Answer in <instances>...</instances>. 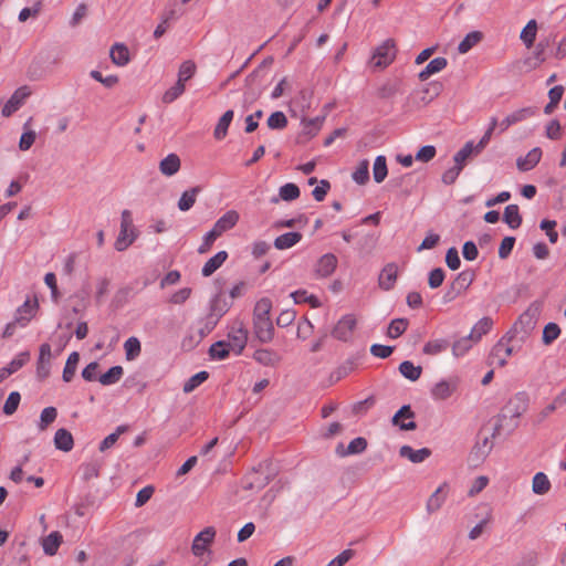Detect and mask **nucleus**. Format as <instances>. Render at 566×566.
I'll return each mask as SVG.
<instances>
[{
	"label": "nucleus",
	"instance_id": "nucleus-40",
	"mask_svg": "<svg viewBox=\"0 0 566 566\" xmlns=\"http://www.w3.org/2000/svg\"><path fill=\"white\" fill-rule=\"evenodd\" d=\"M124 374L122 366H113L105 374L98 377V381L103 386H111L118 382Z\"/></svg>",
	"mask_w": 566,
	"mask_h": 566
},
{
	"label": "nucleus",
	"instance_id": "nucleus-22",
	"mask_svg": "<svg viewBox=\"0 0 566 566\" xmlns=\"http://www.w3.org/2000/svg\"><path fill=\"white\" fill-rule=\"evenodd\" d=\"M181 161L179 156L171 153L161 159L159 163V170L164 176L171 177L179 171Z\"/></svg>",
	"mask_w": 566,
	"mask_h": 566
},
{
	"label": "nucleus",
	"instance_id": "nucleus-44",
	"mask_svg": "<svg viewBox=\"0 0 566 566\" xmlns=\"http://www.w3.org/2000/svg\"><path fill=\"white\" fill-rule=\"evenodd\" d=\"M472 154H475L474 143L472 140H469L464 144V146L459 151H457L454 154V156H453L454 166L461 167V170H462L465 165V160Z\"/></svg>",
	"mask_w": 566,
	"mask_h": 566
},
{
	"label": "nucleus",
	"instance_id": "nucleus-12",
	"mask_svg": "<svg viewBox=\"0 0 566 566\" xmlns=\"http://www.w3.org/2000/svg\"><path fill=\"white\" fill-rule=\"evenodd\" d=\"M536 114V111L532 106L523 107L510 113L500 122V133L505 132L511 126L521 123Z\"/></svg>",
	"mask_w": 566,
	"mask_h": 566
},
{
	"label": "nucleus",
	"instance_id": "nucleus-52",
	"mask_svg": "<svg viewBox=\"0 0 566 566\" xmlns=\"http://www.w3.org/2000/svg\"><path fill=\"white\" fill-rule=\"evenodd\" d=\"M28 354L22 353L17 358L12 359L8 367L3 368L0 374V379H3L7 375H11L18 371L28 360Z\"/></svg>",
	"mask_w": 566,
	"mask_h": 566
},
{
	"label": "nucleus",
	"instance_id": "nucleus-20",
	"mask_svg": "<svg viewBox=\"0 0 566 566\" xmlns=\"http://www.w3.org/2000/svg\"><path fill=\"white\" fill-rule=\"evenodd\" d=\"M542 158V149L535 147L531 149L524 157H518L516 166L521 171H528L533 169Z\"/></svg>",
	"mask_w": 566,
	"mask_h": 566
},
{
	"label": "nucleus",
	"instance_id": "nucleus-17",
	"mask_svg": "<svg viewBox=\"0 0 566 566\" xmlns=\"http://www.w3.org/2000/svg\"><path fill=\"white\" fill-rule=\"evenodd\" d=\"M398 274V268L395 263H388L381 270L378 277V285L384 291H389L395 286Z\"/></svg>",
	"mask_w": 566,
	"mask_h": 566
},
{
	"label": "nucleus",
	"instance_id": "nucleus-59",
	"mask_svg": "<svg viewBox=\"0 0 566 566\" xmlns=\"http://www.w3.org/2000/svg\"><path fill=\"white\" fill-rule=\"evenodd\" d=\"M51 356H52L51 346L48 343L42 344L40 346V350H39V363H38L39 371L50 365Z\"/></svg>",
	"mask_w": 566,
	"mask_h": 566
},
{
	"label": "nucleus",
	"instance_id": "nucleus-18",
	"mask_svg": "<svg viewBox=\"0 0 566 566\" xmlns=\"http://www.w3.org/2000/svg\"><path fill=\"white\" fill-rule=\"evenodd\" d=\"M366 448H367L366 439L358 437V438H355L354 440H352L346 448L343 443H339L336 447L335 452L337 455L344 458V457H348L352 454L361 453L363 451H365Z\"/></svg>",
	"mask_w": 566,
	"mask_h": 566
},
{
	"label": "nucleus",
	"instance_id": "nucleus-55",
	"mask_svg": "<svg viewBox=\"0 0 566 566\" xmlns=\"http://www.w3.org/2000/svg\"><path fill=\"white\" fill-rule=\"evenodd\" d=\"M209 377L208 371L202 370L197 373L196 375L191 376L185 384H184V391L185 392H191L195 390L199 385H201L203 381H206Z\"/></svg>",
	"mask_w": 566,
	"mask_h": 566
},
{
	"label": "nucleus",
	"instance_id": "nucleus-25",
	"mask_svg": "<svg viewBox=\"0 0 566 566\" xmlns=\"http://www.w3.org/2000/svg\"><path fill=\"white\" fill-rule=\"evenodd\" d=\"M302 238L303 235L301 232H286L275 238L274 247L277 250H286L296 245L302 240Z\"/></svg>",
	"mask_w": 566,
	"mask_h": 566
},
{
	"label": "nucleus",
	"instance_id": "nucleus-33",
	"mask_svg": "<svg viewBox=\"0 0 566 566\" xmlns=\"http://www.w3.org/2000/svg\"><path fill=\"white\" fill-rule=\"evenodd\" d=\"M199 192H200L199 187H193V188L185 190L178 200L179 210L180 211L190 210L193 207Z\"/></svg>",
	"mask_w": 566,
	"mask_h": 566
},
{
	"label": "nucleus",
	"instance_id": "nucleus-57",
	"mask_svg": "<svg viewBox=\"0 0 566 566\" xmlns=\"http://www.w3.org/2000/svg\"><path fill=\"white\" fill-rule=\"evenodd\" d=\"M287 125V118L281 111L274 112L268 118V126L271 129H283Z\"/></svg>",
	"mask_w": 566,
	"mask_h": 566
},
{
	"label": "nucleus",
	"instance_id": "nucleus-15",
	"mask_svg": "<svg viewBox=\"0 0 566 566\" xmlns=\"http://www.w3.org/2000/svg\"><path fill=\"white\" fill-rule=\"evenodd\" d=\"M253 329L255 337L261 343H270L274 337V326L271 318L253 319Z\"/></svg>",
	"mask_w": 566,
	"mask_h": 566
},
{
	"label": "nucleus",
	"instance_id": "nucleus-64",
	"mask_svg": "<svg viewBox=\"0 0 566 566\" xmlns=\"http://www.w3.org/2000/svg\"><path fill=\"white\" fill-rule=\"evenodd\" d=\"M444 281V271L441 268H436L429 272L428 284L431 289H438Z\"/></svg>",
	"mask_w": 566,
	"mask_h": 566
},
{
	"label": "nucleus",
	"instance_id": "nucleus-63",
	"mask_svg": "<svg viewBox=\"0 0 566 566\" xmlns=\"http://www.w3.org/2000/svg\"><path fill=\"white\" fill-rule=\"evenodd\" d=\"M20 400H21V396L18 391L10 392V395L7 398L4 406H3V412L6 415H12L17 410V408L20 403Z\"/></svg>",
	"mask_w": 566,
	"mask_h": 566
},
{
	"label": "nucleus",
	"instance_id": "nucleus-60",
	"mask_svg": "<svg viewBox=\"0 0 566 566\" xmlns=\"http://www.w3.org/2000/svg\"><path fill=\"white\" fill-rule=\"evenodd\" d=\"M556 221L544 219L539 223V228L546 232L551 243H556L558 240V233L555 231Z\"/></svg>",
	"mask_w": 566,
	"mask_h": 566
},
{
	"label": "nucleus",
	"instance_id": "nucleus-42",
	"mask_svg": "<svg viewBox=\"0 0 566 566\" xmlns=\"http://www.w3.org/2000/svg\"><path fill=\"white\" fill-rule=\"evenodd\" d=\"M80 360V355L77 352H72L65 363L62 378L65 382H70L75 375L76 367Z\"/></svg>",
	"mask_w": 566,
	"mask_h": 566
},
{
	"label": "nucleus",
	"instance_id": "nucleus-7",
	"mask_svg": "<svg viewBox=\"0 0 566 566\" xmlns=\"http://www.w3.org/2000/svg\"><path fill=\"white\" fill-rule=\"evenodd\" d=\"M216 535L217 531L213 526L205 527L195 536L191 544V553L196 557H202L206 553H209Z\"/></svg>",
	"mask_w": 566,
	"mask_h": 566
},
{
	"label": "nucleus",
	"instance_id": "nucleus-36",
	"mask_svg": "<svg viewBox=\"0 0 566 566\" xmlns=\"http://www.w3.org/2000/svg\"><path fill=\"white\" fill-rule=\"evenodd\" d=\"M233 111L229 109L220 118L219 122L214 128V138L216 139H223L228 134V128L233 119Z\"/></svg>",
	"mask_w": 566,
	"mask_h": 566
},
{
	"label": "nucleus",
	"instance_id": "nucleus-35",
	"mask_svg": "<svg viewBox=\"0 0 566 566\" xmlns=\"http://www.w3.org/2000/svg\"><path fill=\"white\" fill-rule=\"evenodd\" d=\"M551 481L543 472H537L532 480V491L537 495H544L551 490Z\"/></svg>",
	"mask_w": 566,
	"mask_h": 566
},
{
	"label": "nucleus",
	"instance_id": "nucleus-9",
	"mask_svg": "<svg viewBox=\"0 0 566 566\" xmlns=\"http://www.w3.org/2000/svg\"><path fill=\"white\" fill-rule=\"evenodd\" d=\"M357 325V321L355 315L346 314L342 316L336 323L335 327L332 331V336L342 342H348L353 332Z\"/></svg>",
	"mask_w": 566,
	"mask_h": 566
},
{
	"label": "nucleus",
	"instance_id": "nucleus-46",
	"mask_svg": "<svg viewBox=\"0 0 566 566\" xmlns=\"http://www.w3.org/2000/svg\"><path fill=\"white\" fill-rule=\"evenodd\" d=\"M474 339L470 335L463 336L455 340L452 346V353L455 357L464 356L474 344Z\"/></svg>",
	"mask_w": 566,
	"mask_h": 566
},
{
	"label": "nucleus",
	"instance_id": "nucleus-23",
	"mask_svg": "<svg viewBox=\"0 0 566 566\" xmlns=\"http://www.w3.org/2000/svg\"><path fill=\"white\" fill-rule=\"evenodd\" d=\"M253 359L263 366H275L280 363V355L270 348L256 349L253 354Z\"/></svg>",
	"mask_w": 566,
	"mask_h": 566
},
{
	"label": "nucleus",
	"instance_id": "nucleus-29",
	"mask_svg": "<svg viewBox=\"0 0 566 566\" xmlns=\"http://www.w3.org/2000/svg\"><path fill=\"white\" fill-rule=\"evenodd\" d=\"M503 221L513 230L522 224V216L517 205H509L504 209Z\"/></svg>",
	"mask_w": 566,
	"mask_h": 566
},
{
	"label": "nucleus",
	"instance_id": "nucleus-54",
	"mask_svg": "<svg viewBox=\"0 0 566 566\" xmlns=\"http://www.w3.org/2000/svg\"><path fill=\"white\" fill-rule=\"evenodd\" d=\"M272 303L269 298H261L254 306L253 319L270 318Z\"/></svg>",
	"mask_w": 566,
	"mask_h": 566
},
{
	"label": "nucleus",
	"instance_id": "nucleus-2",
	"mask_svg": "<svg viewBox=\"0 0 566 566\" xmlns=\"http://www.w3.org/2000/svg\"><path fill=\"white\" fill-rule=\"evenodd\" d=\"M137 239V231L133 224L132 212L127 209L120 214V230L115 240V250L125 251Z\"/></svg>",
	"mask_w": 566,
	"mask_h": 566
},
{
	"label": "nucleus",
	"instance_id": "nucleus-47",
	"mask_svg": "<svg viewBox=\"0 0 566 566\" xmlns=\"http://www.w3.org/2000/svg\"><path fill=\"white\" fill-rule=\"evenodd\" d=\"M407 327L408 321L406 318H395L388 326L387 336L396 339L406 332Z\"/></svg>",
	"mask_w": 566,
	"mask_h": 566
},
{
	"label": "nucleus",
	"instance_id": "nucleus-16",
	"mask_svg": "<svg viewBox=\"0 0 566 566\" xmlns=\"http://www.w3.org/2000/svg\"><path fill=\"white\" fill-rule=\"evenodd\" d=\"M337 266V258L333 253H326L322 255L316 265H315V274L319 279H325L331 276Z\"/></svg>",
	"mask_w": 566,
	"mask_h": 566
},
{
	"label": "nucleus",
	"instance_id": "nucleus-28",
	"mask_svg": "<svg viewBox=\"0 0 566 566\" xmlns=\"http://www.w3.org/2000/svg\"><path fill=\"white\" fill-rule=\"evenodd\" d=\"M300 197V188L293 184L287 182L280 187L279 196L271 199L272 203H277L280 200L293 201Z\"/></svg>",
	"mask_w": 566,
	"mask_h": 566
},
{
	"label": "nucleus",
	"instance_id": "nucleus-3",
	"mask_svg": "<svg viewBox=\"0 0 566 566\" xmlns=\"http://www.w3.org/2000/svg\"><path fill=\"white\" fill-rule=\"evenodd\" d=\"M514 337L512 332H507L501 337L496 344L492 347L489 360L491 365L504 367L507 364L509 357L513 354V348L510 345Z\"/></svg>",
	"mask_w": 566,
	"mask_h": 566
},
{
	"label": "nucleus",
	"instance_id": "nucleus-43",
	"mask_svg": "<svg viewBox=\"0 0 566 566\" xmlns=\"http://www.w3.org/2000/svg\"><path fill=\"white\" fill-rule=\"evenodd\" d=\"M387 174H388V169H387L386 157L384 155H379L376 157V159L374 161V167H373L374 180L377 184H380L385 180V178L387 177Z\"/></svg>",
	"mask_w": 566,
	"mask_h": 566
},
{
	"label": "nucleus",
	"instance_id": "nucleus-13",
	"mask_svg": "<svg viewBox=\"0 0 566 566\" xmlns=\"http://www.w3.org/2000/svg\"><path fill=\"white\" fill-rule=\"evenodd\" d=\"M38 306L39 304L36 298H28L21 306L17 308L14 317L19 327H25L30 323L36 313Z\"/></svg>",
	"mask_w": 566,
	"mask_h": 566
},
{
	"label": "nucleus",
	"instance_id": "nucleus-10",
	"mask_svg": "<svg viewBox=\"0 0 566 566\" xmlns=\"http://www.w3.org/2000/svg\"><path fill=\"white\" fill-rule=\"evenodd\" d=\"M31 95V90L29 86L23 85L18 87L10 98L6 102L1 109V114L4 117L11 116L15 113L25 102V99Z\"/></svg>",
	"mask_w": 566,
	"mask_h": 566
},
{
	"label": "nucleus",
	"instance_id": "nucleus-61",
	"mask_svg": "<svg viewBox=\"0 0 566 566\" xmlns=\"http://www.w3.org/2000/svg\"><path fill=\"white\" fill-rule=\"evenodd\" d=\"M41 9H42V2L35 1L32 4V7L23 8L19 13L18 19L20 22H25L29 18L36 17L40 13Z\"/></svg>",
	"mask_w": 566,
	"mask_h": 566
},
{
	"label": "nucleus",
	"instance_id": "nucleus-56",
	"mask_svg": "<svg viewBox=\"0 0 566 566\" xmlns=\"http://www.w3.org/2000/svg\"><path fill=\"white\" fill-rule=\"evenodd\" d=\"M127 427H118L117 430L111 434H108L101 443H99V451L105 452L106 450L111 449L115 446L118 438L126 431Z\"/></svg>",
	"mask_w": 566,
	"mask_h": 566
},
{
	"label": "nucleus",
	"instance_id": "nucleus-62",
	"mask_svg": "<svg viewBox=\"0 0 566 566\" xmlns=\"http://www.w3.org/2000/svg\"><path fill=\"white\" fill-rule=\"evenodd\" d=\"M437 154L433 145L422 146L416 154L415 159L422 163H428L434 158Z\"/></svg>",
	"mask_w": 566,
	"mask_h": 566
},
{
	"label": "nucleus",
	"instance_id": "nucleus-8",
	"mask_svg": "<svg viewBox=\"0 0 566 566\" xmlns=\"http://www.w3.org/2000/svg\"><path fill=\"white\" fill-rule=\"evenodd\" d=\"M228 339L226 340L232 348V353L240 355L244 349L248 342V331L244 328L241 322H234L229 326L227 334Z\"/></svg>",
	"mask_w": 566,
	"mask_h": 566
},
{
	"label": "nucleus",
	"instance_id": "nucleus-45",
	"mask_svg": "<svg viewBox=\"0 0 566 566\" xmlns=\"http://www.w3.org/2000/svg\"><path fill=\"white\" fill-rule=\"evenodd\" d=\"M482 39V33L479 31L469 32L464 39L459 43L458 51L461 54L469 52Z\"/></svg>",
	"mask_w": 566,
	"mask_h": 566
},
{
	"label": "nucleus",
	"instance_id": "nucleus-39",
	"mask_svg": "<svg viewBox=\"0 0 566 566\" xmlns=\"http://www.w3.org/2000/svg\"><path fill=\"white\" fill-rule=\"evenodd\" d=\"M62 543V535L59 532H52L42 542L43 551L46 555L53 556Z\"/></svg>",
	"mask_w": 566,
	"mask_h": 566
},
{
	"label": "nucleus",
	"instance_id": "nucleus-31",
	"mask_svg": "<svg viewBox=\"0 0 566 566\" xmlns=\"http://www.w3.org/2000/svg\"><path fill=\"white\" fill-rule=\"evenodd\" d=\"M492 326V318L484 316L474 324L469 335L478 343L483 335H486L491 331Z\"/></svg>",
	"mask_w": 566,
	"mask_h": 566
},
{
	"label": "nucleus",
	"instance_id": "nucleus-37",
	"mask_svg": "<svg viewBox=\"0 0 566 566\" xmlns=\"http://www.w3.org/2000/svg\"><path fill=\"white\" fill-rule=\"evenodd\" d=\"M399 371L408 380L416 381L420 378L422 368L410 360H405L399 365Z\"/></svg>",
	"mask_w": 566,
	"mask_h": 566
},
{
	"label": "nucleus",
	"instance_id": "nucleus-19",
	"mask_svg": "<svg viewBox=\"0 0 566 566\" xmlns=\"http://www.w3.org/2000/svg\"><path fill=\"white\" fill-rule=\"evenodd\" d=\"M239 218V213L235 210H229L214 222L212 229L221 235L232 229L238 223Z\"/></svg>",
	"mask_w": 566,
	"mask_h": 566
},
{
	"label": "nucleus",
	"instance_id": "nucleus-41",
	"mask_svg": "<svg viewBox=\"0 0 566 566\" xmlns=\"http://www.w3.org/2000/svg\"><path fill=\"white\" fill-rule=\"evenodd\" d=\"M537 33V23L535 20H530L527 24L523 28L520 39L525 44L527 49L532 48L534 41L536 39Z\"/></svg>",
	"mask_w": 566,
	"mask_h": 566
},
{
	"label": "nucleus",
	"instance_id": "nucleus-11",
	"mask_svg": "<svg viewBox=\"0 0 566 566\" xmlns=\"http://www.w3.org/2000/svg\"><path fill=\"white\" fill-rule=\"evenodd\" d=\"M458 388V379H442L436 382L430 389V395L434 400H446L450 398Z\"/></svg>",
	"mask_w": 566,
	"mask_h": 566
},
{
	"label": "nucleus",
	"instance_id": "nucleus-50",
	"mask_svg": "<svg viewBox=\"0 0 566 566\" xmlns=\"http://www.w3.org/2000/svg\"><path fill=\"white\" fill-rule=\"evenodd\" d=\"M560 327L553 322L547 323L544 326L542 340L545 345H551L553 342H555L559 335H560Z\"/></svg>",
	"mask_w": 566,
	"mask_h": 566
},
{
	"label": "nucleus",
	"instance_id": "nucleus-14",
	"mask_svg": "<svg viewBox=\"0 0 566 566\" xmlns=\"http://www.w3.org/2000/svg\"><path fill=\"white\" fill-rule=\"evenodd\" d=\"M450 491V486L447 482L441 483L437 490L429 496L426 510L429 514H432L439 511L443 503L446 502L448 494Z\"/></svg>",
	"mask_w": 566,
	"mask_h": 566
},
{
	"label": "nucleus",
	"instance_id": "nucleus-1",
	"mask_svg": "<svg viewBox=\"0 0 566 566\" xmlns=\"http://www.w3.org/2000/svg\"><path fill=\"white\" fill-rule=\"evenodd\" d=\"M501 436V427H481L476 434L475 443L469 454L471 467H480L489 457Z\"/></svg>",
	"mask_w": 566,
	"mask_h": 566
},
{
	"label": "nucleus",
	"instance_id": "nucleus-49",
	"mask_svg": "<svg viewBox=\"0 0 566 566\" xmlns=\"http://www.w3.org/2000/svg\"><path fill=\"white\" fill-rule=\"evenodd\" d=\"M473 273L469 271H462L460 272L453 282L451 283L460 293L464 292L469 289V286L473 282Z\"/></svg>",
	"mask_w": 566,
	"mask_h": 566
},
{
	"label": "nucleus",
	"instance_id": "nucleus-58",
	"mask_svg": "<svg viewBox=\"0 0 566 566\" xmlns=\"http://www.w3.org/2000/svg\"><path fill=\"white\" fill-rule=\"evenodd\" d=\"M185 88H186L185 84L177 81L174 86H171L169 90H167L164 93L163 102L166 104L172 103L185 92Z\"/></svg>",
	"mask_w": 566,
	"mask_h": 566
},
{
	"label": "nucleus",
	"instance_id": "nucleus-21",
	"mask_svg": "<svg viewBox=\"0 0 566 566\" xmlns=\"http://www.w3.org/2000/svg\"><path fill=\"white\" fill-rule=\"evenodd\" d=\"M399 454L401 458L408 459L412 463H421L430 457L431 451L428 448L415 450L410 446H402L399 450Z\"/></svg>",
	"mask_w": 566,
	"mask_h": 566
},
{
	"label": "nucleus",
	"instance_id": "nucleus-5",
	"mask_svg": "<svg viewBox=\"0 0 566 566\" xmlns=\"http://www.w3.org/2000/svg\"><path fill=\"white\" fill-rule=\"evenodd\" d=\"M543 303L541 301L532 302L528 307L520 315L517 322L514 324V329L516 331L518 326L521 331L525 334L532 332L542 313Z\"/></svg>",
	"mask_w": 566,
	"mask_h": 566
},
{
	"label": "nucleus",
	"instance_id": "nucleus-26",
	"mask_svg": "<svg viewBox=\"0 0 566 566\" xmlns=\"http://www.w3.org/2000/svg\"><path fill=\"white\" fill-rule=\"evenodd\" d=\"M109 56L117 66H125L130 60L128 48L123 43H115L111 48Z\"/></svg>",
	"mask_w": 566,
	"mask_h": 566
},
{
	"label": "nucleus",
	"instance_id": "nucleus-38",
	"mask_svg": "<svg viewBox=\"0 0 566 566\" xmlns=\"http://www.w3.org/2000/svg\"><path fill=\"white\" fill-rule=\"evenodd\" d=\"M232 352L229 344L226 340H218L213 343L209 348V355L211 359L222 360L229 357V354Z\"/></svg>",
	"mask_w": 566,
	"mask_h": 566
},
{
	"label": "nucleus",
	"instance_id": "nucleus-53",
	"mask_svg": "<svg viewBox=\"0 0 566 566\" xmlns=\"http://www.w3.org/2000/svg\"><path fill=\"white\" fill-rule=\"evenodd\" d=\"M359 357L352 356L347 358L338 368L335 370L337 379L349 375L358 365Z\"/></svg>",
	"mask_w": 566,
	"mask_h": 566
},
{
	"label": "nucleus",
	"instance_id": "nucleus-32",
	"mask_svg": "<svg viewBox=\"0 0 566 566\" xmlns=\"http://www.w3.org/2000/svg\"><path fill=\"white\" fill-rule=\"evenodd\" d=\"M324 116H316L310 119H302V134L308 138L314 137L322 128Z\"/></svg>",
	"mask_w": 566,
	"mask_h": 566
},
{
	"label": "nucleus",
	"instance_id": "nucleus-27",
	"mask_svg": "<svg viewBox=\"0 0 566 566\" xmlns=\"http://www.w3.org/2000/svg\"><path fill=\"white\" fill-rule=\"evenodd\" d=\"M227 259V251H219L216 253L203 264L201 269L202 275L206 277L212 275L226 262Z\"/></svg>",
	"mask_w": 566,
	"mask_h": 566
},
{
	"label": "nucleus",
	"instance_id": "nucleus-6",
	"mask_svg": "<svg viewBox=\"0 0 566 566\" xmlns=\"http://www.w3.org/2000/svg\"><path fill=\"white\" fill-rule=\"evenodd\" d=\"M528 398L525 392H517L502 408L501 417L504 420H514L520 418L527 409Z\"/></svg>",
	"mask_w": 566,
	"mask_h": 566
},
{
	"label": "nucleus",
	"instance_id": "nucleus-30",
	"mask_svg": "<svg viewBox=\"0 0 566 566\" xmlns=\"http://www.w3.org/2000/svg\"><path fill=\"white\" fill-rule=\"evenodd\" d=\"M54 444L59 450L67 452L74 446L73 436L65 428H60L54 436Z\"/></svg>",
	"mask_w": 566,
	"mask_h": 566
},
{
	"label": "nucleus",
	"instance_id": "nucleus-24",
	"mask_svg": "<svg viewBox=\"0 0 566 566\" xmlns=\"http://www.w3.org/2000/svg\"><path fill=\"white\" fill-rule=\"evenodd\" d=\"M448 65L446 57L438 56L431 60L427 66L418 74L420 81L428 80L431 75L437 74L444 70Z\"/></svg>",
	"mask_w": 566,
	"mask_h": 566
},
{
	"label": "nucleus",
	"instance_id": "nucleus-4",
	"mask_svg": "<svg viewBox=\"0 0 566 566\" xmlns=\"http://www.w3.org/2000/svg\"><path fill=\"white\" fill-rule=\"evenodd\" d=\"M396 54L397 49L395 41L387 39L375 49L370 62L374 67L384 69L394 62Z\"/></svg>",
	"mask_w": 566,
	"mask_h": 566
},
{
	"label": "nucleus",
	"instance_id": "nucleus-34",
	"mask_svg": "<svg viewBox=\"0 0 566 566\" xmlns=\"http://www.w3.org/2000/svg\"><path fill=\"white\" fill-rule=\"evenodd\" d=\"M124 350L126 360L133 361L140 356L142 344L136 336L128 337L124 343Z\"/></svg>",
	"mask_w": 566,
	"mask_h": 566
},
{
	"label": "nucleus",
	"instance_id": "nucleus-51",
	"mask_svg": "<svg viewBox=\"0 0 566 566\" xmlns=\"http://www.w3.org/2000/svg\"><path fill=\"white\" fill-rule=\"evenodd\" d=\"M196 73V64L187 60L181 63L178 70V82L185 84L188 80H190Z\"/></svg>",
	"mask_w": 566,
	"mask_h": 566
},
{
	"label": "nucleus",
	"instance_id": "nucleus-48",
	"mask_svg": "<svg viewBox=\"0 0 566 566\" xmlns=\"http://www.w3.org/2000/svg\"><path fill=\"white\" fill-rule=\"evenodd\" d=\"M353 180L358 185H364L369 179V163L368 160H361L355 168L352 175Z\"/></svg>",
	"mask_w": 566,
	"mask_h": 566
}]
</instances>
